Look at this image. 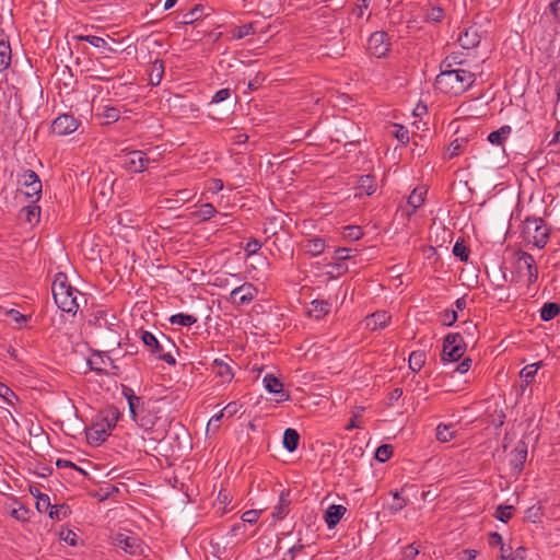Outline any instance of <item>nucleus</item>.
Masks as SVG:
<instances>
[{
  "instance_id": "nucleus-1",
  "label": "nucleus",
  "mask_w": 560,
  "mask_h": 560,
  "mask_svg": "<svg viewBox=\"0 0 560 560\" xmlns=\"http://www.w3.org/2000/svg\"><path fill=\"white\" fill-rule=\"evenodd\" d=\"M441 72L435 78V89L446 94H460L475 82V74L464 69H451V63L444 60Z\"/></svg>"
},
{
  "instance_id": "nucleus-2",
  "label": "nucleus",
  "mask_w": 560,
  "mask_h": 560,
  "mask_svg": "<svg viewBox=\"0 0 560 560\" xmlns=\"http://www.w3.org/2000/svg\"><path fill=\"white\" fill-rule=\"evenodd\" d=\"M51 292L56 305L66 313L77 314L79 310L78 298H83L78 289L73 288L63 272L56 275L51 284Z\"/></svg>"
},
{
  "instance_id": "nucleus-3",
  "label": "nucleus",
  "mask_w": 560,
  "mask_h": 560,
  "mask_svg": "<svg viewBox=\"0 0 560 560\" xmlns=\"http://www.w3.org/2000/svg\"><path fill=\"white\" fill-rule=\"evenodd\" d=\"M75 39L79 42H86L93 47L102 49L100 51V57L96 58V61L104 68L106 72L112 71L114 66H108L105 68V62H103V60H110L112 55L120 54L124 51V49H120L119 47L109 46V40L114 44H118V42L109 35H107L106 38L95 35H78L75 36Z\"/></svg>"
},
{
  "instance_id": "nucleus-4",
  "label": "nucleus",
  "mask_w": 560,
  "mask_h": 560,
  "mask_svg": "<svg viewBox=\"0 0 560 560\" xmlns=\"http://www.w3.org/2000/svg\"><path fill=\"white\" fill-rule=\"evenodd\" d=\"M466 350V342L460 332H451L445 336L441 359L443 362H457Z\"/></svg>"
},
{
  "instance_id": "nucleus-5",
  "label": "nucleus",
  "mask_w": 560,
  "mask_h": 560,
  "mask_svg": "<svg viewBox=\"0 0 560 560\" xmlns=\"http://www.w3.org/2000/svg\"><path fill=\"white\" fill-rule=\"evenodd\" d=\"M143 345L148 348L150 353L158 360L166 362L168 365H175L176 360L172 352H163L164 345L161 342V337L158 338L148 330H141L140 336Z\"/></svg>"
},
{
  "instance_id": "nucleus-6",
  "label": "nucleus",
  "mask_w": 560,
  "mask_h": 560,
  "mask_svg": "<svg viewBox=\"0 0 560 560\" xmlns=\"http://www.w3.org/2000/svg\"><path fill=\"white\" fill-rule=\"evenodd\" d=\"M390 46L389 36L385 31H375L368 39V51L376 58L386 57Z\"/></svg>"
},
{
  "instance_id": "nucleus-7",
  "label": "nucleus",
  "mask_w": 560,
  "mask_h": 560,
  "mask_svg": "<svg viewBox=\"0 0 560 560\" xmlns=\"http://www.w3.org/2000/svg\"><path fill=\"white\" fill-rule=\"evenodd\" d=\"M114 546L122 549L131 556H141L144 550L143 541L136 535L117 533L113 536Z\"/></svg>"
},
{
  "instance_id": "nucleus-8",
  "label": "nucleus",
  "mask_w": 560,
  "mask_h": 560,
  "mask_svg": "<svg viewBox=\"0 0 560 560\" xmlns=\"http://www.w3.org/2000/svg\"><path fill=\"white\" fill-rule=\"evenodd\" d=\"M19 183L26 189L25 196L32 198L36 196V201L40 199L43 184L39 176L33 170H25L20 176Z\"/></svg>"
},
{
  "instance_id": "nucleus-9",
  "label": "nucleus",
  "mask_w": 560,
  "mask_h": 560,
  "mask_svg": "<svg viewBox=\"0 0 560 560\" xmlns=\"http://www.w3.org/2000/svg\"><path fill=\"white\" fill-rule=\"evenodd\" d=\"M149 163L150 159L140 150L131 151L122 158V166L129 173H142L148 168Z\"/></svg>"
},
{
  "instance_id": "nucleus-10",
  "label": "nucleus",
  "mask_w": 560,
  "mask_h": 560,
  "mask_svg": "<svg viewBox=\"0 0 560 560\" xmlns=\"http://www.w3.org/2000/svg\"><path fill=\"white\" fill-rule=\"evenodd\" d=\"M80 125V121L70 114L59 115L51 124V132L57 136H68L74 132Z\"/></svg>"
},
{
  "instance_id": "nucleus-11",
  "label": "nucleus",
  "mask_w": 560,
  "mask_h": 560,
  "mask_svg": "<svg viewBox=\"0 0 560 560\" xmlns=\"http://www.w3.org/2000/svg\"><path fill=\"white\" fill-rule=\"evenodd\" d=\"M505 259L511 264L512 267V281L521 282L523 278V265L522 260L525 259V252L521 246L517 248L505 249Z\"/></svg>"
},
{
  "instance_id": "nucleus-12",
  "label": "nucleus",
  "mask_w": 560,
  "mask_h": 560,
  "mask_svg": "<svg viewBox=\"0 0 560 560\" xmlns=\"http://www.w3.org/2000/svg\"><path fill=\"white\" fill-rule=\"evenodd\" d=\"M535 224L532 240L527 238V244L532 243L537 248H544L549 240L550 231L541 219H530L527 217V224Z\"/></svg>"
},
{
  "instance_id": "nucleus-13",
  "label": "nucleus",
  "mask_w": 560,
  "mask_h": 560,
  "mask_svg": "<svg viewBox=\"0 0 560 560\" xmlns=\"http://www.w3.org/2000/svg\"><path fill=\"white\" fill-rule=\"evenodd\" d=\"M256 293L257 289L255 288V285L245 282L231 291L230 301L236 305H246L254 300Z\"/></svg>"
},
{
  "instance_id": "nucleus-14",
  "label": "nucleus",
  "mask_w": 560,
  "mask_h": 560,
  "mask_svg": "<svg viewBox=\"0 0 560 560\" xmlns=\"http://www.w3.org/2000/svg\"><path fill=\"white\" fill-rule=\"evenodd\" d=\"M86 441L92 446H98L110 435L109 431L104 427V422H94L92 427L86 429Z\"/></svg>"
},
{
  "instance_id": "nucleus-15",
  "label": "nucleus",
  "mask_w": 560,
  "mask_h": 560,
  "mask_svg": "<svg viewBox=\"0 0 560 560\" xmlns=\"http://www.w3.org/2000/svg\"><path fill=\"white\" fill-rule=\"evenodd\" d=\"M266 389L277 396L278 402L285 401L290 398V395L283 389L282 382L272 374H267L262 380Z\"/></svg>"
},
{
  "instance_id": "nucleus-16",
  "label": "nucleus",
  "mask_w": 560,
  "mask_h": 560,
  "mask_svg": "<svg viewBox=\"0 0 560 560\" xmlns=\"http://www.w3.org/2000/svg\"><path fill=\"white\" fill-rule=\"evenodd\" d=\"M12 60V49L9 40V35L3 30H0V72L7 70Z\"/></svg>"
},
{
  "instance_id": "nucleus-17",
  "label": "nucleus",
  "mask_w": 560,
  "mask_h": 560,
  "mask_svg": "<svg viewBox=\"0 0 560 560\" xmlns=\"http://www.w3.org/2000/svg\"><path fill=\"white\" fill-rule=\"evenodd\" d=\"M347 513V508L341 504L329 505L324 513V521L328 528H335Z\"/></svg>"
},
{
  "instance_id": "nucleus-18",
  "label": "nucleus",
  "mask_w": 560,
  "mask_h": 560,
  "mask_svg": "<svg viewBox=\"0 0 560 560\" xmlns=\"http://www.w3.org/2000/svg\"><path fill=\"white\" fill-rule=\"evenodd\" d=\"M108 312L104 310H97L91 314V318L89 319V324L93 325L97 328H107L109 331H115L114 327L116 324V316L112 314V320L107 318Z\"/></svg>"
},
{
  "instance_id": "nucleus-19",
  "label": "nucleus",
  "mask_w": 560,
  "mask_h": 560,
  "mask_svg": "<svg viewBox=\"0 0 560 560\" xmlns=\"http://www.w3.org/2000/svg\"><path fill=\"white\" fill-rule=\"evenodd\" d=\"M480 38L478 28L476 26H469L459 34L458 42L464 49H470L479 45Z\"/></svg>"
},
{
  "instance_id": "nucleus-20",
  "label": "nucleus",
  "mask_w": 560,
  "mask_h": 560,
  "mask_svg": "<svg viewBox=\"0 0 560 560\" xmlns=\"http://www.w3.org/2000/svg\"><path fill=\"white\" fill-rule=\"evenodd\" d=\"M392 316L386 311L375 312L365 318L366 327L371 330L385 328L390 323Z\"/></svg>"
},
{
  "instance_id": "nucleus-21",
  "label": "nucleus",
  "mask_w": 560,
  "mask_h": 560,
  "mask_svg": "<svg viewBox=\"0 0 560 560\" xmlns=\"http://www.w3.org/2000/svg\"><path fill=\"white\" fill-rule=\"evenodd\" d=\"M212 372L221 378L222 383H230L234 377L231 365L222 359H214L212 362Z\"/></svg>"
},
{
  "instance_id": "nucleus-22",
  "label": "nucleus",
  "mask_w": 560,
  "mask_h": 560,
  "mask_svg": "<svg viewBox=\"0 0 560 560\" xmlns=\"http://www.w3.org/2000/svg\"><path fill=\"white\" fill-rule=\"evenodd\" d=\"M101 125H110L120 118V110L113 106H103L95 114Z\"/></svg>"
},
{
  "instance_id": "nucleus-23",
  "label": "nucleus",
  "mask_w": 560,
  "mask_h": 560,
  "mask_svg": "<svg viewBox=\"0 0 560 560\" xmlns=\"http://www.w3.org/2000/svg\"><path fill=\"white\" fill-rule=\"evenodd\" d=\"M100 417V422H104V427L110 433L120 418V411L115 406H108L104 411L101 412Z\"/></svg>"
},
{
  "instance_id": "nucleus-24",
  "label": "nucleus",
  "mask_w": 560,
  "mask_h": 560,
  "mask_svg": "<svg viewBox=\"0 0 560 560\" xmlns=\"http://www.w3.org/2000/svg\"><path fill=\"white\" fill-rule=\"evenodd\" d=\"M40 217V208L37 201L33 200L31 205L23 207L20 210L19 218L30 224L37 223Z\"/></svg>"
},
{
  "instance_id": "nucleus-25",
  "label": "nucleus",
  "mask_w": 560,
  "mask_h": 560,
  "mask_svg": "<svg viewBox=\"0 0 560 560\" xmlns=\"http://www.w3.org/2000/svg\"><path fill=\"white\" fill-rule=\"evenodd\" d=\"M304 248L311 256H319L326 248V241L318 236L308 238L304 243Z\"/></svg>"
},
{
  "instance_id": "nucleus-26",
  "label": "nucleus",
  "mask_w": 560,
  "mask_h": 560,
  "mask_svg": "<svg viewBox=\"0 0 560 560\" xmlns=\"http://www.w3.org/2000/svg\"><path fill=\"white\" fill-rule=\"evenodd\" d=\"M300 443V434L295 429L288 428L283 432V447L292 453L298 450Z\"/></svg>"
},
{
  "instance_id": "nucleus-27",
  "label": "nucleus",
  "mask_w": 560,
  "mask_h": 560,
  "mask_svg": "<svg viewBox=\"0 0 560 560\" xmlns=\"http://www.w3.org/2000/svg\"><path fill=\"white\" fill-rule=\"evenodd\" d=\"M312 307L308 311L310 316L320 319L326 316L331 308V304L325 300H314L311 303Z\"/></svg>"
},
{
  "instance_id": "nucleus-28",
  "label": "nucleus",
  "mask_w": 560,
  "mask_h": 560,
  "mask_svg": "<svg viewBox=\"0 0 560 560\" xmlns=\"http://www.w3.org/2000/svg\"><path fill=\"white\" fill-rule=\"evenodd\" d=\"M290 503L291 501L289 500V492L282 491L279 498V503L275 506L272 512V517L278 521L283 520L289 512Z\"/></svg>"
},
{
  "instance_id": "nucleus-29",
  "label": "nucleus",
  "mask_w": 560,
  "mask_h": 560,
  "mask_svg": "<svg viewBox=\"0 0 560 560\" xmlns=\"http://www.w3.org/2000/svg\"><path fill=\"white\" fill-rule=\"evenodd\" d=\"M512 128L509 125H504L500 127L498 130H494L488 135V141L493 145H502L506 140L508 136L511 133Z\"/></svg>"
},
{
  "instance_id": "nucleus-30",
  "label": "nucleus",
  "mask_w": 560,
  "mask_h": 560,
  "mask_svg": "<svg viewBox=\"0 0 560 560\" xmlns=\"http://www.w3.org/2000/svg\"><path fill=\"white\" fill-rule=\"evenodd\" d=\"M357 188L368 196L374 194L376 189L375 177L373 175H362L357 182Z\"/></svg>"
},
{
  "instance_id": "nucleus-31",
  "label": "nucleus",
  "mask_w": 560,
  "mask_h": 560,
  "mask_svg": "<svg viewBox=\"0 0 560 560\" xmlns=\"http://www.w3.org/2000/svg\"><path fill=\"white\" fill-rule=\"evenodd\" d=\"M560 314V305L555 302H546L540 311L539 316L541 320L549 322Z\"/></svg>"
},
{
  "instance_id": "nucleus-32",
  "label": "nucleus",
  "mask_w": 560,
  "mask_h": 560,
  "mask_svg": "<svg viewBox=\"0 0 560 560\" xmlns=\"http://www.w3.org/2000/svg\"><path fill=\"white\" fill-rule=\"evenodd\" d=\"M71 514V509L68 504H56L51 505L48 516L55 521H61L67 518Z\"/></svg>"
},
{
  "instance_id": "nucleus-33",
  "label": "nucleus",
  "mask_w": 560,
  "mask_h": 560,
  "mask_svg": "<svg viewBox=\"0 0 560 560\" xmlns=\"http://www.w3.org/2000/svg\"><path fill=\"white\" fill-rule=\"evenodd\" d=\"M104 363L105 360L101 351H94L92 357L88 360L90 370L96 372L100 375L106 374V371L103 368Z\"/></svg>"
},
{
  "instance_id": "nucleus-34",
  "label": "nucleus",
  "mask_w": 560,
  "mask_h": 560,
  "mask_svg": "<svg viewBox=\"0 0 560 560\" xmlns=\"http://www.w3.org/2000/svg\"><path fill=\"white\" fill-rule=\"evenodd\" d=\"M164 74V62L161 59H156L151 65L150 71V83L152 85H159Z\"/></svg>"
},
{
  "instance_id": "nucleus-35",
  "label": "nucleus",
  "mask_w": 560,
  "mask_h": 560,
  "mask_svg": "<svg viewBox=\"0 0 560 560\" xmlns=\"http://www.w3.org/2000/svg\"><path fill=\"white\" fill-rule=\"evenodd\" d=\"M425 363V352L424 351H412L409 355V368L413 372H419Z\"/></svg>"
},
{
  "instance_id": "nucleus-36",
  "label": "nucleus",
  "mask_w": 560,
  "mask_h": 560,
  "mask_svg": "<svg viewBox=\"0 0 560 560\" xmlns=\"http://www.w3.org/2000/svg\"><path fill=\"white\" fill-rule=\"evenodd\" d=\"M170 323L173 325L190 327L191 325L197 323V317L189 314L178 313L170 317Z\"/></svg>"
},
{
  "instance_id": "nucleus-37",
  "label": "nucleus",
  "mask_w": 560,
  "mask_h": 560,
  "mask_svg": "<svg viewBox=\"0 0 560 560\" xmlns=\"http://www.w3.org/2000/svg\"><path fill=\"white\" fill-rule=\"evenodd\" d=\"M455 435V431L453 430L452 424H439L436 427V439L440 442H448L451 441Z\"/></svg>"
},
{
  "instance_id": "nucleus-38",
  "label": "nucleus",
  "mask_w": 560,
  "mask_h": 560,
  "mask_svg": "<svg viewBox=\"0 0 560 560\" xmlns=\"http://www.w3.org/2000/svg\"><path fill=\"white\" fill-rule=\"evenodd\" d=\"M470 249L465 245L463 238H458L453 247V254L460 261L466 262L469 258Z\"/></svg>"
},
{
  "instance_id": "nucleus-39",
  "label": "nucleus",
  "mask_w": 560,
  "mask_h": 560,
  "mask_svg": "<svg viewBox=\"0 0 560 560\" xmlns=\"http://www.w3.org/2000/svg\"><path fill=\"white\" fill-rule=\"evenodd\" d=\"M425 190L423 188H415L408 198V205L413 208V210L420 208L424 202Z\"/></svg>"
},
{
  "instance_id": "nucleus-40",
  "label": "nucleus",
  "mask_w": 560,
  "mask_h": 560,
  "mask_svg": "<svg viewBox=\"0 0 560 560\" xmlns=\"http://www.w3.org/2000/svg\"><path fill=\"white\" fill-rule=\"evenodd\" d=\"M144 408L141 409L138 421H135L140 428L144 429L145 431H151L153 427L155 425V421L158 418H153L150 415L144 413Z\"/></svg>"
},
{
  "instance_id": "nucleus-41",
  "label": "nucleus",
  "mask_w": 560,
  "mask_h": 560,
  "mask_svg": "<svg viewBox=\"0 0 560 560\" xmlns=\"http://www.w3.org/2000/svg\"><path fill=\"white\" fill-rule=\"evenodd\" d=\"M393 451L394 448L390 444H382L376 448L374 458L380 463H385L392 457Z\"/></svg>"
},
{
  "instance_id": "nucleus-42",
  "label": "nucleus",
  "mask_w": 560,
  "mask_h": 560,
  "mask_svg": "<svg viewBox=\"0 0 560 560\" xmlns=\"http://www.w3.org/2000/svg\"><path fill=\"white\" fill-rule=\"evenodd\" d=\"M202 10L203 7L201 4H196L189 12L184 14L182 24H194L196 21L200 19Z\"/></svg>"
},
{
  "instance_id": "nucleus-43",
  "label": "nucleus",
  "mask_w": 560,
  "mask_h": 560,
  "mask_svg": "<svg viewBox=\"0 0 560 560\" xmlns=\"http://www.w3.org/2000/svg\"><path fill=\"white\" fill-rule=\"evenodd\" d=\"M511 464L513 465L514 474L518 475L525 464V448L517 447L516 453L511 458Z\"/></svg>"
},
{
  "instance_id": "nucleus-44",
  "label": "nucleus",
  "mask_w": 560,
  "mask_h": 560,
  "mask_svg": "<svg viewBox=\"0 0 560 560\" xmlns=\"http://www.w3.org/2000/svg\"><path fill=\"white\" fill-rule=\"evenodd\" d=\"M501 550L500 559L499 560H525L524 557L521 555L525 551V547L520 546L516 548L515 555L512 552V548L509 547L508 549L503 547Z\"/></svg>"
},
{
  "instance_id": "nucleus-45",
  "label": "nucleus",
  "mask_w": 560,
  "mask_h": 560,
  "mask_svg": "<svg viewBox=\"0 0 560 560\" xmlns=\"http://www.w3.org/2000/svg\"><path fill=\"white\" fill-rule=\"evenodd\" d=\"M444 19V10L441 7H432L424 13V20L427 22L439 23Z\"/></svg>"
},
{
  "instance_id": "nucleus-46",
  "label": "nucleus",
  "mask_w": 560,
  "mask_h": 560,
  "mask_svg": "<svg viewBox=\"0 0 560 560\" xmlns=\"http://www.w3.org/2000/svg\"><path fill=\"white\" fill-rule=\"evenodd\" d=\"M394 130L392 131V135L398 140V142L402 145L407 144L409 142V130L398 124L393 125Z\"/></svg>"
},
{
  "instance_id": "nucleus-47",
  "label": "nucleus",
  "mask_w": 560,
  "mask_h": 560,
  "mask_svg": "<svg viewBox=\"0 0 560 560\" xmlns=\"http://www.w3.org/2000/svg\"><path fill=\"white\" fill-rule=\"evenodd\" d=\"M514 508L512 505H499L495 510L494 517L503 523H508L513 516Z\"/></svg>"
},
{
  "instance_id": "nucleus-48",
  "label": "nucleus",
  "mask_w": 560,
  "mask_h": 560,
  "mask_svg": "<svg viewBox=\"0 0 560 560\" xmlns=\"http://www.w3.org/2000/svg\"><path fill=\"white\" fill-rule=\"evenodd\" d=\"M467 143V140L464 138H457L453 140L447 149L448 159H453L454 156L460 154L464 151V145Z\"/></svg>"
},
{
  "instance_id": "nucleus-49",
  "label": "nucleus",
  "mask_w": 560,
  "mask_h": 560,
  "mask_svg": "<svg viewBox=\"0 0 560 560\" xmlns=\"http://www.w3.org/2000/svg\"><path fill=\"white\" fill-rule=\"evenodd\" d=\"M343 237L350 241H359L363 236V232L358 225H347L343 228Z\"/></svg>"
},
{
  "instance_id": "nucleus-50",
  "label": "nucleus",
  "mask_w": 560,
  "mask_h": 560,
  "mask_svg": "<svg viewBox=\"0 0 560 560\" xmlns=\"http://www.w3.org/2000/svg\"><path fill=\"white\" fill-rule=\"evenodd\" d=\"M255 23H247L236 27L233 32V37L237 39H242L247 35L255 34Z\"/></svg>"
},
{
  "instance_id": "nucleus-51",
  "label": "nucleus",
  "mask_w": 560,
  "mask_h": 560,
  "mask_svg": "<svg viewBox=\"0 0 560 560\" xmlns=\"http://www.w3.org/2000/svg\"><path fill=\"white\" fill-rule=\"evenodd\" d=\"M0 397L10 406H13L14 400H18V396L14 392L2 382H0Z\"/></svg>"
},
{
  "instance_id": "nucleus-52",
  "label": "nucleus",
  "mask_w": 560,
  "mask_h": 560,
  "mask_svg": "<svg viewBox=\"0 0 560 560\" xmlns=\"http://www.w3.org/2000/svg\"><path fill=\"white\" fill-rule=\"evenodd\" d=\"M7 315L18 324L19 328H22L31 319V316L20 313L18 310L11 308L7 312Z\"/></svg>"
},
{
  "instance_id": "nucleus-53",
  "label": "nucleus",
  "mask_w": 560,
  "mask_h": 560,
  "mask_svg": "<svg viewBox=\"0 0 560 560\" xmlns=\"http://www.w3.org/2000/svg\"><path fill=\"white\" fill-rule=\"evenodd\" d=\"M38 500L36 501V509L39 513L49 512L51 508L50 498L48 494H44L40 491H37Z\"/></svg>"
},
{
  "instance_id": "nucleus-54",
  "label": "nucleus",
  "mask_w": 560,
  "mask_h": 560,
  "mask_svg": "<svg viewBox=\"0 0 560 560\" xmlns=\"http://www.w3.org/2000/svg\"><path fill=\"white\" fill-rule=\"evenodd\" d=\"M534 258L527 254V287L534 283L538 278L537 267L533 265Z\"/></svg>"
},
{
  "instance_id": "nucleus-55",
  "label": "nucleus",
  "mask_w": 560,
  "mask_h": 560,
  "mask_svg": "<svg viewBox=\"0 0 560 560\" xmlns=\"http://www.w3.org/2000/svg\"><path fill=\"white\" fill-rule=\"evenodd\" d=\"M487 418L488 423L498 429L504 423L505 415L502 410H494L492 413H489Z\"/></svg>"
},
{
  "instance_id": "nucleus-56",
  "label": "nucleus",
  "mask_w": 560,
  "mask_h": 560,
  "mask_svg": "<svg viewBox=\"0 0 560 560\" xmlns=\"http://www.w3.org/2000/svg\"><path fill=\"white\" fill-rule=\"evenodd\" d=\"M393 497L395 502L390 505L392 512L398 513L408 505V499L401 497L398 491L393 492Z\"/></svg>"
},
{
  "instance_id": "nucleus-57",
  "label": "nucleus",
  "mask_w": 560,
  "mask_h": 560,
  "mask_svg": "<svg viewBox=\"0 0 560 560\" xmlns=\"http://www.w3.org/2000/svg\"><path fill=\"white\" fill-rule=\"evenodd\" d=\"M217 209L211 203H203L197 213L201 221H207L214 217Z\"/></svg>"
},
{
  "instance_id": "nucleus-58",
  "label": "nucleus",
  "mask_w": 560,
  "mask_h": 560,
  "mask_svg": "<svg viewBox=\"0 0 560 560\" xmlns=\"http://www.w3.org/2000/svg\"><path fill=\"white\" fill-rule=\"evenodd\" d=\"M457 318H458L457 312L454 311V310H445L441 314V323L444 326H452V325H454L456 323Z\"/></svg>"
},
{
  "instance_id": "nucleus-59",
  "label": "nucleus",
  "mask_w": 560,
  "mask_h": 560,
  "mask_svg": "<svg viewBox=\"0 0 560 560\" xmlns=\"http://www.w3.org/2000/svg\"><path fill=\"white\" fill-rule=\"evenodd\" d=\"M328 267H331L330 273L335 272L337 276H341L348 271V266L345 264V261L340 260H332L327 262Z\"/></svg>"
},
{
  "instance_id": "nucleus-60",
  "label": "nucleus",
  "mask_w": 560,
  "mask_h": 560,
  "mask_svg": "<svg viewBox=\"0 0 560 560\" xmlns=\"http://www.w3.org/2000/svg\"><path fill=\"white\" fill-rule=\"evenodd\" d=\"M261 248V242L257 238H249L246 243L244 250L247 256L255 255Z\"/></svg>"
},
{
  "instance_id": "nucleus-61",
  "label": "nucleus",
  "mask_w": 560,
  "mask_h": 560,
  "mask_svg": "<svg viewBox=\"0 0 560 560\" xmlns=\"http://www.w3.org/2000/svg\"><path fill=\"white\" fill-rule=\"evenodd\" d=\"M28 513L30 510L27 508H25L24 505H20L18 509H13L11 511V516L18 521L26 522L28 521Z\"/></svg>"
},
{
  "instance_id": "nucleus-62",
  "label": "nucleus",
  "mask_w": 560,
  "mask_h": 560,
  "mask_svg": "<svg viewBox=\"0 0 560 560\" xmlns=\"http://www.w3.org/2000/svg\"><path fill=\"white\" fill-rule=\"evenodd\" d=\"M260 513L261 512L258 511V510H248V511H246V512H244L242 514V517H241L242 522L243 523H248V524H252V525L256 524L258 518H259V516H260Z\"/></svg>"
},
{
  "instance_id": "nucleus-63",
  "label": "nucleus",
  "mask_w": 560,
  "mask_h": 560,
  "mask_svg": "<svg viewBox=\"0 0 560 560\" xmlns=\"http://www.w3.org/2000/svg\"><path fill=\"white\" fill-rule=\"evenodd\" d=\"M121 394L127 399L128 405H132V401L142 400V397L137 396L133 389L127 385H121Z\"/></svg>"
},
{
  "instance_id": "nucleus-64",
  "label": "nucleus",
  "mask_w": 560,
  "mask_h": 560,
  "mask_svg": "<svg viewBox=\"0 0 560 560\" xmlns=\"http://www.w3.org/2000/svg\"><path fill=\"white\" fill-rule=\"evenodd\" d=\"M419 555V549L410 544L402 549V558L404 560H413Z\"/></svg>"
}]
</instances>
